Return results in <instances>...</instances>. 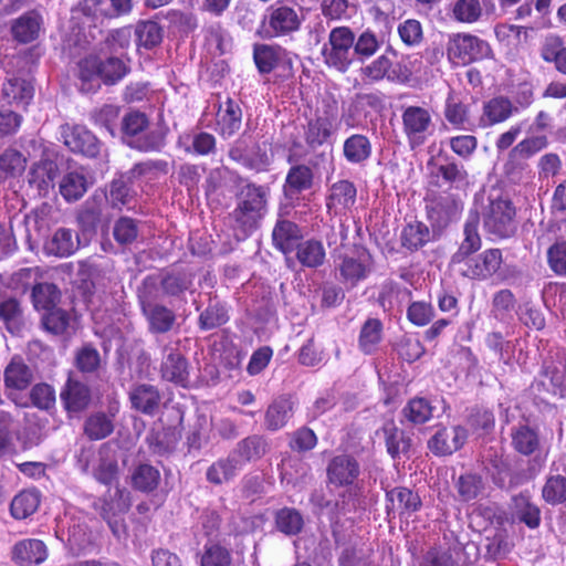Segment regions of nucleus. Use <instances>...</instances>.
<instances>
[{
	"label": "nucleus",
	"mask_w": 566,
	"mask_h": 566,
	"mask_svg": "<svg viewBox=\"0 0 566 566\" xmlns=\"http://www.w3.org/2000/svg\"><path fill=\"white\" fill-rule=\"evenodd\" d=\"M130 505V493L119 486H116L113 493L109 491L102 500V505L99 507L101 515L107 521L114 533H116V531L115 525L112 522V517L127 512Z\"/></svg>",
	"instance_id": "nucleus-29"
},
{
	"label": "nucleus",
	"mask_w": 566,
	"mask_h": 566,
	"mask_svg": "<svg viewBox=\"0 0 566 566\" xmlns=\"http://www.w3.org/2000/svg\"><path fill=\"white\" fill-rule=\"evenodd\" d=\"M340 566H379L374 559V552L369 547L345 548L339 558Z\"/></svg>",
	"instance_id": "nucleus-60"
},
{
	"label": "nucleus",
	"mask_w": 566,
	"mask_h": 566,
	"mask_svg": "<svg viewBox=\"0 0 566 566\" xmlns=\"http://www.w3.org/2000/svg\"><path fill=\"white\" fill-rule=\"evenodd\" d=\"M504 174L511 182L521 184L531 178L532 169L525 159L514 156V153L511 150L504 165Z\"/></svg>",
	"instance_id": "nucleus-63"
},
{
	"label": "nucleus",
	"mask_w": 566,
	"mask_h": 566,
	"mask_svg": "<svg viewBox=\"0 0 566 566\" xmlns=\"http://www.w3.org/2000/svg\"><path fill=\"white\" fill-rule=\"evenodd\" d=\"M401 118L403 133L411 147L422 145L431 126V115L428 109L420 106H408Z\"/></svg>",
	"instance_id": "nucleus-9"
},
{
	"label": "nucleus",
	"mask_w": 566,
	"mask_h": 566,
	"mask_svg": "<svg viewBox=\"0 0 566 566\" xmlns=\"http://www.w3.org/2000/svg\"><path fill=\"white\" fill-rule=\"evenodd\" d=\"M502 263V252L499 249H489L476 256H468L462 265L461 275L472 280H486L492 276Z\"/></svg>",
	"instance_id": "nucleus-8"
},
{
	"label": "nucleus",
	"mask_w": 566,
	"mask_h": 566,
	"mask_svg": "<svg viewBox=\"0 0 566 566\" xmlns=\"http://www.w3.org/2000/svg\"><path fill=\"white\" fill-rule=\"evenodd\" d=\"M242 109L231 98L224 103V107L218 112V129L222 138H230L237 134L242 125Z\"/></svg>",
	"instance_id": "nucleus-31"
},
{
	"label": "nucleus",
	"mask_w": 566,
	"mask_h": 566,
	"mask_svg": "<svg viewBox=\"0 0 566 566\" xmlns=\"http://www.w3.org/2000/svg\"><path fill=\"white\" fill-rule=\"evenodd\" d=\"M266 12L264 25H266V32L271 36L286 35L300 29L301 19L293 8L272 6Z\"/></svg>",
	"instance_id": "nucleus-11"
},
{
	"label": "nucleus",
	"mask_w": 566,
	"mask_h": 566,
	"mask_svg": "<svg viewBox=\"0 0 566 566\" xmlns=\"http://www.w3.org/2000/svg\"><path fill=\"white\" fill-rule=\"evenodd\" d=\"M115 415H106L98 411L90 415L84 422V434L90 440H102L111 436L114 431Z\"/></svg>",
	"instance_id": "nucleus-43"
},
{
	"label": "nucleus",
	"mask_w": 566,
	"mask_h": 566,
	"mask_svg": "<svg viewBox=\"0 0 566 566\" xmlns=\"http://www.w3.org/2000/svg\"><path fill=\"white\" fill-rule=\"evenodd\" d=\"M518 108L505 96H495L483 104L481 123L484 127L507 120Z\"/></svg>",
	"instance_id": "nucleus-26"
},
{
	"label": "nucleus",
	"mask_w": 566,
	"mask_h": 566,
	"mask_svg": "<svg viewBox=\"0 0 566 566\" xmlns=\"http://www.w3.org/2000/svg\"><path fill=\"white\" fill-rule=\"evenodd\" d=\"M31 298L34 308L44 313L57 307L61 300V291L53 283H36L32 287Z\"/></svg>",
	"instance_id": "nucleus-41"
},
{
	"label": "nucleus",
	"mask_w": 566,
	"mask_h": 566,
	"mask_svg": "<svg viewBox=\"0 0 566 566\" xmlns=\"http://www.w3.org/2000/svg\"><path fill=\"white\" fill-rule=\"evenodd\" d=\"M269 192L265 186L248 182L237 193V206L231 217L244 233L258 229L268 213Z\"/></svg>",
	"instance_id": "nucleus-1"
},
{
	"label": "nucleus",
	"mask_w": 566,
	"mask_h": 566,
	"mask_svg": "<svg viewBox=\"0 0 566 566\" xmlns=\"http://www.w3.org/2000/svg\"><path fill=\"white\" fill-rule=\"evenodd\" d=\"M159 279L163 293L168 296H178L192 285V277L186 272H167Z\"/></svg>",
	"instance_id": "nucleus-58"
},
{
	"label": "nucleus",
	"mask_w": 566,
	"mask_h": 566,
	"mask_svg": "<svg viewBox=\"0 0 566 566\" xmlns=\"http://www.w3.org/2000/svg\"><path fill=\"white\" fill-rule=\"evenodd\" d=\"M57 175V164L49 156H43L31 166L29 185L38 190L39 196L48 197L55 188Z\"/></svg>",
	"instance_id": "nucleus-13"
},
{
	"label": "nucleus",
	"mask_w": 566,
	"mask_h": 566,
	"mask_svg": "<svg viewBox=\"0 0 566 566\" xmlns=\"http://www.w3.org/2000/svg\"><path fill=\"white\" fill-rule=\"evenodd\" d=\"M151 334H166L176 323V314L165 305L156 304L142 310Z\"/></svg>",
	"instance_id": "nucleus-33"
},
{
	"label": "nucleus",
	"mask_w": 566,
	"mask_h": 566,
	"mask_svg": "<svg viewBox=\"0 0 566 566\" xmlns=\"http://www.w3.org/2000/svg\"><path fill=\"white\" fill-rule=\"evenodd\" d=\"M128 72L126 64L118 57L101 60L96 55H88L78 62V78L81 91L85 93L96 92L101 82L114 85Z\"/></svg>",
	"instance_id": "nucleus-2"
},
{
	"label": "nucleus",
	"mask_w": 566,
	"mask_h": 566,
	"mask_svg": "<svg viewBox=\"0 0 566 566\" xmlns=\"http://www.w3.org/2000/svg\"><path fill=\"white\" fill-rule=\"evenodd\" d=\"M80 248L78 233L69 228H59L44 243V251L49 255L67 258Z\"/></svg>",
	"instance_id": "nucleus-21"
},
{
	"label": "nucleus",
	"mask_w": 566,
	"mask_h": 566,
	"mask_svg": "<svg viewBox=\"0 0 566 566\" xmlns=\"http://www.w3.org/2000/svg\"><path fill=\"white\" fill-rule=\"evenodd\" d=\"M541 57L547 63H554L555 69L566 75V46L560 38H547L541 49Z\"/></svg>",
	"instance_id": "nucleus-53"
},
{
	"label": "nucleus",
	"mask_w": 566,
	"mask_h": 566,
	"mask_svg": "<svg viewBox=\"0 0 566 566\" xmlns=\"http://www.w3.org/2000/svg\"><path fill=\"white\" fill-rule=\"evenodd\" d=\"M160 482V472L157 468L142 463L138 464L132 472L130 483L132 486L143 493H150L155 491Z\"/></svg>",
	"instance_id": "nucleus-45"
},
{
	"label": "nucleus",
	"mask_w": 566,
	"mask_h": 566,
	"mask_svg": "<svg viewBox=\"0 0 566 566\" xmlns=\"http://www.w3.org/2000/svg\"><path fill=\"white\" fill-rule=\"evenodd\" d=\"M343 154L345 159L350 164L364 163L371 155L370 142L364 135L354 134L345 139Z\"/></svg>",
	"instance_id": "nucleus-48"
},
{
	"label": "nucleus",
	"mask_w": 566,
	"mask_h": 566,
	"mask_svg": "<svg viewBox=\"0 0 566 566\" xmlns=\"http://www.w3.org/2000/svg\"><path fill=\"white\" fill-rule=\"evenodd\" d=\"M382 43L384 39L369 28L355 34V59L365 62L380 50Z\"/></svg>",
	"instance_id": "nucleus-47"
},
{
	"label": "nucleus",
	"mask_w": 566,
	"mask_h": 566,
	"mask_svg": "<svg viewBox=\"0 0 566 566\" xmlns=\"http://www.w3.org/2000/svg\"><path fill=\"white\" fill-rule=\"evenodd\" d=\"M166 145V132L154 129L143 132L137 138L128 139V146L144 153L160 151Z\"/></svg>",
	"instance_id": "nucleus-57"
},
{
	"label": "nucleus",
	"mask_w": 566,
	"mask_h": 566,
	"mask_svg": "<svg viewBox=\"0 0 566 566\" xmlns=\"http://www.w3.org/2000/svg\"><path fill=\"white\" fill-rule=\"evenodd\" d=\"M437 177L449 186V189L465 190L469 186V172L465 166L454 157L440 153L434 164Z\"/></svg>",
	"instance_id": "nucleus-12"
},
{
	"label": "nucleus",
	"mask_w": 566,
	"mask_h": 566,
	"mask_svg": "<svg viewBox=\"0 0 566 566\" xmlns=\"http://www.w3.org/2000/svg\"><path fill=\"white\" fill-rule=\"evenodd\" d=\"M482 15L483 8L480 0H455L451 8V17L460 23H475Z\"/></svg>",
	"instance_id": "nucleus-55"
},
{
	"label": "nucleus",
	"mask_w": 566,
	"mask_h": 566,
	"mask_svg": "<svg viewBox=\"0 0 566 566\" xmlns=\"http://www.w3.org/2000/svg\"><path fill=\"white\" fill-rule=\"evenodd\" d=\"M385 438L387 452L396 459L400 454H406L411 446V439L406 432L399 429L392 420L386 421L381 427Z\"/></svg>",
	"instance_id": "nucleus-38"
},
{
	"label": "nucleus",
	"mask_w": 566,
	"mask_h": 566,
	"mask_svg": "<svg viewBox=\"0 0 566 566\" xmlns=\"http://www.w3.org/2000/svg\"><path fill=\"white\" fill-rule=\"evenodd\" d=\"M230 552L216 543L206 544L200 558V566H230Z\"/></svg>",
	"instance_id": "nucleus-64"
},
{
	"label": "nucleus",
	"mask_w": 566,
	"mask_h": 566,
	"mask_svg": "<svg viewBox=\"0 0 566 566\" xmlns=\"http://www.w3.org/2000/svg\"><path fill=\"white\" fill-rule=\"evenodd\" d=\"M314 185L313 169L304 164L293 165L286 175L284 191L286 195L301 193Z\"/></svg>",
	"instance_id": "nucleus-37"
},
{
	"label": "nucleus",
	"mask_w": 566,
	"mask_h": 566,
	"mask_svg": "<svg viewBox=\"0 0 566 566\" xmlns=\"http://www.w3.org/2000/svg\"><path fill=\"white\" fill-rule=\"evenodd\" d=\"M357 188L350 180L342 179L334 182L326 198L327 212L333 216L345 214L355 205Z\"/></svg>",
	"instance_id": "nucleus-15"
},
{
	"label": "nucleus",
	"mask_w": 566,
	"mask_h": 566,
	"mask_svg": "<svg viewBox=\"0 0 566 566\" xmlns=\"http://www.w3.org/2000/svg\"><path fill=\"white\" fill-rule=\"evenodd\" d=\"M228 155L233 161L256 172L266 171L273 158L269 143L258 142L250 146L244 136L231 145Z\"/></svg>",
	"instance_id": "nucleus-6"
},
{
	"label": "nucleus",
	"mask_w": 566,
	"mask_h": 566,
	"mask_svg": "<svg viewBox=\"0 0 566 566\" xmlns=\"http://www.w3.org/2000/svg\"><path fill=\"white\" fill-rule=\"evenodd\" d=\"M373 258L368 250L359 248L355 255H345L342 258L339 271L342 280L352 285L365 280L371 272Z\"/></svg>",
	"instance_id": "nucleus-14"
},
{
	"label": "nucleus",
	"mask_w": 566,
	"mask_h": 566,
	"mask_svg": "<svg viewBox=\"0 0 566 566\" xmlns=\"http://www.w3.org/2000/svg\"><path fill=\"white\" fill-rule=\"evenodd\" d=\"M294 415V401L287 396L274 399L264 415V426L270 431L284 428Z\"/></svg>",
	"instance_id": "nucleus-25"
},
{
	"label": "nucleus",
	"mask_w": 566,
	"mask_h": 566,
	"mask_svg": "<svg viewBox=\"0 0 566 566\" xmlns=\"http://www.w3.org/2000/svg\"><path fill=\"white\" fill-rule=\"evenodd\" d=\"M46 558V545L36 538L22 539L11 549V559L19 566L40 565Z\"/></svg>",
	"instance_id": "nucleus-20"
},
{
	"label": "nucleus",
	"mask_w": 566,
	"mask_h": 566,
	"mask_svg": "<svg viewBox=\"0 0 566 566\" xmlns=\"http://www.w3.org/2000/svg\"><path fill=\"white\" fill-rule=\"evenodd\" d=\"M0 322L12 335H18L24 328V315L21 304L15 298H7L0 302Z\"/></svg>",
	"instance_id": "nucleus-40"
},
{
	"label": "nucleus",
	"mask_w": 566,
	"mask_h": 566,
	"mask_svg": "<svg viewBox=\"0 0 566 566\" xmlns=\"http://www.w3.org/2000/svg\"><path fill=\"white\" fill-rule=\"evenodd\" d=\"M164 350L168 353L160 365L163 379L185 386L189 377L187 359L177 349L165 346Z\"/></svg>",
	"instance_id": "nucleus-22"
},
{
	"label": "nucleus",
	"mask_w": 566,
	"mask_h": 566,
	"mask_svg": "<svg viewBox=\"0 0 566 566\" xmlns=\"http://www.w3.org/2000/svg\"><path fill=\"white\" fill-rule=\"evenodd\" d=\"M163 29L155 21H140L136 24L134 34L138 48L150 50L163 41Z\"/></svg>",
	"instance_id": "nucleus-52"
},
{
	"label": "nucleus",
	"mask_w": 566,
	"mask_h": 566,
	"mask_svg": "<svg viewBox=\"0 0 566 566\" xmlns=\"http://www.w3.org/2000/svg\"><path fill=\"white\" fill-rule=\"evenodd\" d=\"M334 133L333 120L326 116H316L307 120L303 128V138L311 149L324 145Z\"/></svg>",
	"instance_id": "nucleus-27"
},
{
	"label": "nucleus",
	"mask_w": 566,
	"mask_h": 566,
	"mask_svg": "<svg viewBox=\"0 0 566 566\" xmlns=\"http://www.w3.org/2000/svg\"><path fill=\"white\" fill-rule=\"evenodd\" d=\"M132 408L146 416L157 413L161 402L159 389L149 384L135 385L129 390Z\"/></svg>",
	"instance_id": "nucleus-18"
},
{
	"label": "nucleus",
	"mask_w": 566,
	"mask_h": 566,
	"mask_svg": "<svg viewBox=\"0 0 566 566\" xmlns=\"http://www.w3.org/2000/svg\"><path fill=\"white\" fill-rule=\"evenodd\" d=\"M355 33L348 27L333 28L328 35V41L322 48L324 62L337 71L345 73L353 61Z\"/></svg>",
	"instance_id": "nucleus-4"
},
{
	"label": "nucleus",
	"mask_w": 566,
	"mask_h": 566,
	"mask_svg": "<svg viewBox=\"0 0 566 566\" xmlns=\"http://www.w3.org/2000/svg\"><path fill=\"white\" fill-rule=\"evenodd\" d=\"M27 157L17 148L8 147L0 154V179L20 178L27 168Z\"/></svg>",
	"instance_id": "nucleus-36"
},
{
	"label": "nucleus",
	"mask_w": 566,
	"mask_h": 566,
	"mask_svg": "<svg viewBox=\"0 0 566 566\" xmlns=\"http://www.w3.org/2000/svg\"><path fill=\"white\" fill-rule=\"evenodd\" d=\"M2 97L8 104L28 105L33 97V86L24 78L10 77L2 85Z\"/></svg>",
	"instance_id": "nucleus-39"
},
{
	"label": "nucleus",
	"mask_w": 566,
	"mask_h": 566,
	"mask_svg": "<svg viewBox=\"0 0 566 566\" xmlns=\"http://www.w3.org/2000/svg\"><path fill=\"white\" fill-rule=\"evenodd\" d=\"M229 319V308L226 303L210 301L199 315L198 326L201 331H211L227 324Z\"/></svg>",
	"instance_id": "nucleus-44"
},
{
	"label": "nucleus",
	"mask_w": 566,
	"mask_h": 566,
	"mask_svg": "<svg viewBox=\"0 0 566 566\" xmlns=\"http://www.w3.org/2000/svg\"><path fill=\"white\" fill-rule=\"evenodd\" d=\"M515 514L518 521L530 528H536L541 524V511L537 505L531 503L526 496L514 497Z\"/></svg>",
	"instance_id": "nucleus-62"
},
{
	"label": "nucleus",
	"mask_w": 566,
	"mask_h": 566,
	"mask_svg": "<svg viewBox=\"0 0 566 566\" xmlns=\"http://www.w3.org/2000/svg\"><path fill=\"white\" fill-rule=\"evenodd\" d=\"M516 210L510 199L497 197L489 200L482 212L485 232L496 239H506L516 232Z\"/></svg>",
	"instance_id": "nucleus-3"
},
{
	"label": "nucleus",
	"mask_w": 566,
	"mask_h": 566,
	"mask_svg": "<svg viewBox=\"0 0 566 566\" xmlns=\"http://www.w3.org/2000/svg\"><path fill=\"white\" fill-rule=\"evenodd\" d=\"M88 189L86 177L78 171L65 174L60 181V193L69 202L81 199Z\"/></svg>",
	"instance_id": "nucleus-49"
},
{
	"label": "nucleus",
	"mask_w": 566,
	"mask_h": 566,
	"mask_svg": "<svg viewBox=\"0 0 566 566\" xmlns=\"http://www.w3.org/2000/svg\"><path fill=\"white\" fill-rule=\"evenodd\" d=\"M467 437V430L460 426L443 428L429 440L428 447L437 455L452 454L464 444Z\"/></svg>",
	"instance_id": "nucleus-17"
},
{
	"label": "nucleus",
	"mask_w": 566,
	"mask_h": 566,
	"mask_svg": "<svg viewBox=\"0 0 566 566\" xmlns=\"http://www.w3.org/2000/svg\"><path fill=\"white\" fill-rule=\"evenodd\" d=\"M275 525L285 535H297L303 530L304 518L296 509L283 507L275 514Z\"/></svg>",
	"instance_id": "nucleus-56"
},
{
	"label": "nucleus",
	"mask_w": 566,
	"mask_h": 566,
	"mask_svg": "<svg viewBox=\"0 0 566 566\" xmlns=\"http://www.w3.org/2000/svg\"><path fill=\"white\" fill-rule=\"evenodd\" d=\"M433 408L426 398H413L403 407V417L413 424H422L432 418Z\"/></svg>",
	"instance_id": "nucleus-59"
},
{
	"label": "nucleus",
	"mask_w": 566,
	"mask_h": 566,
	"mask_svg": "<svg viewBox=\"0 0 566 566\" xmlns=\"http://www.w3.org/2000/svg\"><path fill=\"white\" fill-rule=\"evenodd\" d=\"M382 339V323L378 318H368L361 326L358 347L364 354H373Z\"/></svg>",
	"instance_id": "nucleus-51"
},
{
	"label": "nucleus",
	"mask_w": 566,
	"mask_h": 566,
	"mask_svg": "<svg viewBox=\"0 0 566 566\" xmlns=\"http://www.w3.org/2000/svg\"><path fill=\"white\" fill-rule=\"evenodd\" d=\"M240 460L233 453L214 461L206 471V479L209 483L221 485L232 481L241 470Z\"/></svg>",
	"instance_id": "nucleus-28"
},
{
	"label": "nucleus",
	"mask_w": 566,
	"mask_h": 566,
	"mask_svg": "<svg viewBox=\"0 0 566 566\" xmlns=\"http://www.w3.org/2000/svg\"><path fill=\"white\" fill-rule=\"evenodd\" d=\"M40 502L36 490H23L12 499L10 512L14 518L24 520L38 510Z\"/></svg>",
	"instance_id": "nucleus-50"
},
{
	"label": "nucleus",
	"mask_w": 566,
	"mask_h": 566,
	"mask_svg": "<svg viewBox=\"0 0 566 566\" xmlns=\"http://www.w3.org/2000/svg\"><path fill=\"white\" fill-rule=\"evenodd\" d=\"M253 60L261 74L271 73L281 63L292 66L290 53L280 45L255 44Z\"/></svg>",
	"instance_id": "nucleus-16"
},
{
	"label": "nucleus",
	"mask_w": 566,
	"mask_h": 566,
	"mask_svg": "<svg viewBox=\"0 0 566 566\" xmlns=\"http://www.w3.org/2000/svg\"><path fill=\"white\" fill-rule=\"evenodd\" d=\"M41 25V14L31 10L12 21L11 34L17 42L27 44L38 39Z\"/></svg>",
	"instance_id": "nucleus-24"
},
{
	"label": "nucleus",
	"mask_w": 566,
	"mask_h": 566,
	"mask_svg": "<svg viewBox=\"0 0 566 566\" xmlns=\"http://www.w3.org/2000/svg\"><path fill=\"white\" fill-rule=\"evenodd\" d=\"M492 54V49L485 40L470 33L453 34L447 45L448 59L461 65L489 59Z\"/></svg>",
	"instance_id": "nucleus-5"
},
{
	"label": "nucleus",
	"mask_w": 566,
	"mask_h": 566,
	"mask_svg": "<svg viewBox=\"0 0 566 566\" xmlns=\"http://www.w3.org/2000/svg\"><path fill=\"white\" fill-rule=\"evenodd\" d=\"M60 397L69 412H80L90 406L91 390L84 382L70 377Z\"/></svg>",
	"instance_id": "nucleus-23"
},
{
	"label": "nucleus",
	"mask_w": 566,
	"mask_h": 566,
	"mask_svg": "<svg viewBox=\"0 0 566 566\" xmlns=\"http://www.w3.org/2000/svg\"><path fill=\"white\" fill-rule=\"evenodd\" d=\"M163 292L159 275L146 276L138 286L137 296L142 310L154 306Z\"/></svg>",
	"instance_id": "nucleus-61"
},
{
	"label": "nucleus",
	"mask_w": 566,
	"mask_h": 566,
	"mask_svg": "<svg viewBox=\"0 0 566 566\" xmlns=\"http://www.w3.org/2000/svg\"><path fill=\"white\" fill-rule=\"evenodd\" d=\"M62 137L65 146L73 153H78L90 158H95L99 154V140L84 126H64L62 128Z\"/></svg>",
	"instance_id": "nucleus-10"
},
{
	"label": "nucleus",
	"mask_w": 566,
	"mask_h": 566,
	"mask_svg": "<svg viewBox=\"0 0 566 566\" xmlns=\"http://www.w3.org/2000/svg\"><path fill=\"white\" fill-rule=\"evenodd\" d=\"M32 371L21 357H13L3 373L4 385L9 389L24 390L32 382Z\"/></svg>",
	"instance_id": "nucleus-35"
},
{
	"label": "nucleus",
	"mask_w": 566,
	"mask_h": 566,
	"mask_svg": "<svg viewBox=\"0 0 566 566\" xmlns=\"http://www.w3.org/2000/svg\"><path fill=\"white\" fill-rule=\"evenodd\" d=\"M511 438L514 450L523 455L533 454L539 447L537 431L526 424L512 428Z\"/></svg>",
	"instance_id": "nucleus-46"
},
{
	"label": "nucleus",
	"mask_w": 566,
	"mask_h": 566,
	"mask_svg": "<svg viewBox=\"0 0 566 566\" xmlns=\"http://www.w3.org/2000/svg\"><path fill=\"white\" fill-rule=\"evenodd\" d=\"M431 240V231L427 224L413 221L406 224L400 234L401 245L413 252L421 249Z\"/></svg>",
	"instance_id": "nucleus-42"
},
{
	"label": "nucleus",
	"mask_w": 566,
	"mask_h": 566,
	"mask_svg": "<svg viewBox=\"0 0 566 566\" xmlns=\"http://www.w3.org/2000/svg\"><path fill=\"white\" fill-rule=\"evenodd\" d=\"M479 222V213L476 211L470 212L463 227L464 239L451 258L452 264L462 263V261H465L468 256L481 249L482 241L478 230Z\"/></svg>",
	"instance_id": "nucleus-19"
},
{
	"label": "nucleus",
	"mask_w": 566,
	"mask_h": 566,
	"mask_svg": "<svg viewBox=\"0 0 566 566\" xmlns=\"http://www.w3.org/2000/svg\"><path fill=\"white\" fill-rule=\"evenodd\" d=\"M269 450V443L264 437L259 434L249 436L240 440L233 449V455L243 463L261 459Z\"/></svg>",
	"instance_id": "nucleus-34"
},
{
	"label": "nucleus",
	"mask_w": 566,
	"mask_h": 566,
	"mask_svg": "<svg viewBox=\"0 0 566 566\" xmlns=\"http://www.w3.org/2000/svg\"><path fill=\"white\" fill-rule=\"evenodd\" d=\"M387 510L399 514L413 513L421 507V500L417 493L407 488H395L386 493Z\"/></svg>",
	"instance_id": "nucleus-32"
},
{
	"label": "nucleus",
	"mask_w": 566,
	"mask_h": 566,
	"mask_svg": "<svg viewBox=\"0 0 566 566\" xmlns=\"http://www.w3.org/2000/svg\"><path fill=\"white\" fill-rule=\"evenodd\" d=\"M300 263L307 268H317L324 263L325 249L321 241L307 240L295 248Z\"/></svg>",
	"instance_id": "nucleus-54"
},
{
	"label": "nucleus",
	"mask_w": 566,
	"mask_h": 566,
	"mask_svg": "<svg viewBox=\"0 0 566 566\" xmlns=\"http://www.w3.org/2000/svg\"><path fill=\"white\" fill-rule=\"evenodd\" d=\"M302 237L300 228L289 220H279L272 232L275 248L284 254L293 252L301 242Z\"/></svg>",
	"instance_id": "nucleus-30"
},
{
	"label": "nucleus",
	"mask_w": 566,
	"mask_h": 566,
	"mask_svg": "<svg viewBox=\"0 0 566 566\" xmlns=\"http://www.w3.org/2000/svg\"><path fill=\"white\" fill-rule=\"evenodd\" d=\"M360 473V464L355 457L338 454L327 463L326 483L335 488H356Z\"/></svg>",
	"instance_id": "nucleus-7"
}]
</instances>
